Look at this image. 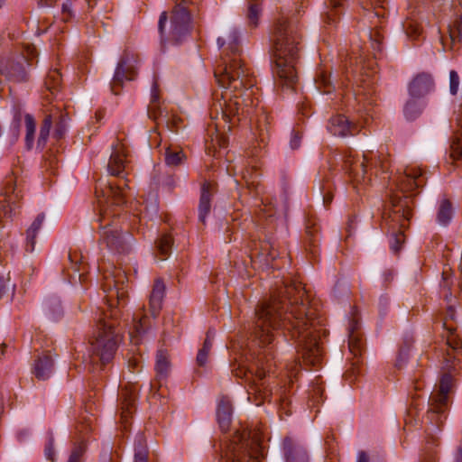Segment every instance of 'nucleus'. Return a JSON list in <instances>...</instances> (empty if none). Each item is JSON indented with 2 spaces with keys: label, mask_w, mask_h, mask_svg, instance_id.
Segmentation results:
<instances>
[{
  "label": "nucleus",
  "mask_w": 462,
  "mask_h": 462,
  "mask_svg": "<svg viewBox=\"0 0 462 462\" xmlns=\"http://www.w3.org/2000/svg\"><path fill=\"white\" fill-rule=\"evenodd\" d=\"M302 283L291 281L272 293L271 300L255 310L252 336L262 347L274 340L273 330L282 328L297 343L298 353L304 362L317 365L322 359V337L327 331L312 309Z\"/></svg>",
  "instance_id": "obj_1"
},
{
  "label": "nucleus",
  "mask_w": 462,
  "mask_h": 462,
  "mask_svg": "<svg viewBox=\"0 0 462 462\" xmlns=\"http://www.w3.org/2000/svg\"><path fill=\"white\" fill-rule=\"evenodd\" d=\"M217 44L223 51L214 74L224 90L220 94L214 93L217 99L214 104L216 118L220 110L225 123H232V117L240 121L241 117L250 116L258 105L256 79L241 60L239 36L236 30L230 31L226 37L217 38Z\"/></svg>",
  "instance_id": "obj_2"
},
{
  "label": "nucleus",
  "mask_w": 462,
  "mask_h": 462,
  "mask_svg": "<svg viewBox=\"0 0 462 462\" xmlns=\"http://www.w3.org/2000/svg\"><path fill=\"white\" fill-rule=\"evenodd\" d=\"M125 148L124 144L113 146L107 164L110 175L120 177L116 183L99 182L96 187V196L99 207L98 223L99 244L115 254L127 253L133 237L128 232H123L119 220L122 207L125 203V189L127 180L121 176L125 171Z\"/></svg>",
  "instance_id": "obj_3"
},
{
  "label": "nucleus",
  "mask_w": 462,
  "mask_h": 462,
  "mask_svg": "<svg viewBox=\"0 0 462 462\" xmlns=\"http://www.w3.org/2000/svg\"><path fill=\"white\" fill-rule=\"evenodd\" d=\"M125 282L126 274L120 269L114 268L113 271L104 273L102 288L109 310L106 311L98 308L96 312L97 334L90 341L88 349L89 359L93 365L100 363L104 365L114 358L119 340V332L116 330L118 310L114 308H119L126 303Z\"/></svg>",
  "instance_id": "obj_4"
},
{
  "label": "nucleus",
  "mask_w": 462,
  "mask_h": 462,
  "mask_svg": "<svg viewBox=\"0 0 462 462\" xmlns=\"http://www.w3.org/2000/svg\"><path fill=\"white\" fill-rule=\"evenodd\" d=\"M275 57L273 73L282 89L293 91L298 83L296 64L299 60V38L294 23L285 16L280 17L272 32Z\"/></svg>",
  "instance_id": "obj_5"
},
{
  "label": "nucleus",
  "mask_w": 462,
  "mask_h": 462,
  "mask_svg": "<svg viewBox=\"0 0 462 462\" xmlns=\"http://www.w3.org/2000/svg\"><path fill=\"white\" fill-rule=\"evenodd\" d=\"M264 457L261 435L256 430H236L221 445L218 462H260Z\"/></svg>",
  "instance_id": "obj_6"
},
{
  "label": "nucleus",
  "mask_w": 462,
  "mask_h": 462,
  "mask_svg": "<svg viewBox=\"0 0 462 462\" xmlns=\"http://www.w3.org/2000/svg\"><path fill=\"white\" fill-rule=\"evenodd\" d=\"M272 349L273 346L260 353L257 361L250 367L238 364L232 369L236 377L245 380L248 401L256 406L263 404L271 396L264 378L266 372L270 371V359L273 358Z\"/></svg>",
  "instance_id": "obj_7"
},
{
  "label": "nucleus",
  "mask_w": 462,
  "mask_h": 462,
  "mask_svg": "<svg viewBox=\"0 0 462 462\" xmlns=\"http://www.w3.org/2000/svg\"><path fill=\"white\" fill-rule=\"evenodd\" d=\"M452 386V376L448 373H445L439 382V390L432 393L430 398V408L429 409L426 420L430 426L426 430L430 436L426 441V451L422 458V462H435V454L432 451L433 447L439 446V439L434 433L440 430V427L445 420V409L448 405V393Z\"/></svg>",
  "instance_id": "obj_8"
},
{
  "label": "nucleus",
  "mask_w": 462,
  "mask_h": 462,
  "mask_svg": "<svg viewBox=\"0 0 462 462\" xmlns=\"http://www.w3.org/2000/svg\"><path fill=\"white\" fill-rule=\"evenodd\" d=\"M342 162V170L348 177L356 182L365 180L369 172L378 174V172H388L391 162L387 153L383 151L373 153L372 152H364L362 159L356 156L352 149L347 148L340 153Z\"/></svg>",
  "instance_id": "obj_9"
},
{
  "label": "nucleus",
  "mask_w": 462,
  "mask_h": 462,
  "mask_svg": "<svg viewBox=\"0 0 462 462\" xmlns=\"http://www.w3.org/2000/svg\"><path fill=\"white\" fill-rule=\"evenodd\" d=\"M390 200L393 208L390 212L383 213V219L391 233L390 248L394 254H397L405 240L402 229L406 226L411 212L407 196L402 199L397 194H392Z\"/></svg>",
  "instance_id": "obj_10"
},
{
  "label": "nucleus",
  "mask_w": 462,
  "mask_h": 462,
  "mask_svg": "<svg viewBox=\"0 0 462 462\" xmlns=\"http://www.w3.org/2000/svg\"><path fill=\"white\" fill-rule=\"evenodd\" d=\"M189 3V0H182L172 10L168 40L174 43L184 41L191 30L190 11L188 9Z\"/></svg>",
  "instance_id": "obj_11"
},
{
  "label": "nucleus",
  "mask_w": 462,
  "mask_h": 462,
  "mask_svg": "<svg viewBox=\"0 0 462 462\" xmlns=\"http://www.w3.org/2000/svg\"><path fill=\"white\" fill-rule=\"evenodd\" d=\"M137 57L134 54L125 53L120 59L111 82V90L118 95L117 88H121L125 80H134L137 75Z\"/></svg>",
  "instance_id": "obj_12"
},
{
  "label": "nucleus",
  "mask_w": 462,
  "mask_h": 462,
  "mask_svg": "<svg viewBox=\"0 0 462 462\" xmlns=\"http://www.w3.org/2000/svg\"><path fill=\"white\" fill-rule=\"evenodd\" d=\"M3 199L0 200V217L12 218L19 208L18 201L22 196L13 178L6 179L4 187Z\"/></svg>",
  "instance_id": "obj_13"
},
{
  "label": "nucleus",
  "mask_w": 462,
  "mask_h": 462,
  "mask_svg": "<svg viewBox=\"0 0 462 462\" xmlns=\"http://www.w3.org/2000/svg\"><path fill=\"white\" fill-rule=\"evenodd\" d=\"M171 112L164 103H161L159 97L158 85L156 82L152 84L151 100L147 108L149 118L157 122L158 125L162 124L169 126L171 120Z\"/></svg>",
  "instance_id": "obj_14"
},
{
  "label": "nucleus",
  "mask_w": 462,
  "mask_h": 462,
  "mask_svg": "<svg viewBox=\"0 0 462 462\" xmlns=\"http://www.w3.org/2000/svg\"><path fill=\"white\" fill-rule=\"evenodd\" d=\"M328 131L337 137L355 136L360 131L359 126L350 122L344 115L332 116L327 125Z\"/></svg>",
  "instance_id": "obj_15"
},
{
  "label": "nucleus",
  "mask_w": 462,
  "mask_h": 462,
  "mask_svg": "<svg viewBox=\"0 0 462 462\" xmlns=\"http://www.w3.org/2000/svg\"><path fill=\"white\" fill-rule=\"evenodd\" d=\"M423 184L422 171L419 168L406 169L396 180L398 189L403 193L413 191Z\"/></svg>",
  "instance_id": "obj_16"
},
{
  "label": "nucleus",
  "mask_w": 462,
  "mask_h": 462,
  "mask_svg": "<svg viewBox=\"0 0 462 462\" xmlns=\"http://www.w3.org/2000/svg\"><path fill=\"white\" fill-rule=\"evenodd\" d=\"M282 446L286 462H310L307 450L297 439L287 436Z\"/></svg>",
  "instance_id": "obj_17"
},
{
  "label": "nucleus",
  "mask_w": 462,
  "mask_h": 462,
  "mask_svg": "<svg viewBox=\"0 0 462 462\" xmlns=\"http://www.w3.org/2000/svg\"><path fill=\"white\" fill-rule=\"evenodd\" d=\"M25 65L29 66V62L25 56H22L19 60L7 62L2 66L1 72L11 81L25 82L29 79Z\"/></svg>",
  "instance_id": "obj_18"
},
{
  "label": "nucleus",
  "mask_w": 462,
  "mask_h": 462,
  "mask_svg": "<svg viewBox=\"0 0 462 462\" xmlns=\"http://www.w3.org/2000/svg\"><path fill=\"white\" fill-rule=\"evenodd\" d=\"M434 88V80L429 73L418 74L409 84V94L411 97L420 98Z\"/></svg>",
  "instance_id": "obj_19"
},
{
  "label": "nucleus",
  "mask_w": 462,
  "mask_h": 462,
  "mask_svg": "<svg viewBox=\"0 0 462 462\" xmlns=\"http://www.w3.org/2000/svg\"><path fill=\"white\" fill-rule=\"evenodd\" d=\"M215 193V184L205 180L200 189V198L199 204V220L205 225L206 217L211 210V199Z\"/></svg>",
  "instance_id": "obj_20"
},
{
  "label": "nucleus",
  "mask_w": 462,
  "mask_h": 462,
  "mask_svg": "<svg viewBox=\"0 0 462 462\" xmlns=\"http://www.w3.org/2000/svg\"><path fill=\"white\" fill-rule=\"evenodd\" d=\"M53 368L54 361L51 356L49 354H42L35 360L32 374L38 380L45 381L51 377Z\"/></svg>",
  "instance_id": "obj_21"
},
{
  "label": "nucleus",
  "mask_w": 462,
  "mask_h": 462,
  "mask_svg": "<svg viewBox=\"0 0 462 462\" xmlns=\"http://www.w3.org/2000/svg\"><path fill=\"white\" fill-rule=\"evenodd\" d=\"M133 321V330L129 332V336L131 338V342L134 345H138L141 342L143 335H144L151 328V319L146 314H134Z\"/></svg>",
  "instance_id": "obj_22"
},
{
  "label": "nucleus",
  "mask_w": 462,
  "mask_h": 462,
  "mask_svg": "<svg viewBox=\"0 0 462 462\" xmlns=\"http://www.w3.org/2000/svg\"><path fill=\"white\" fill-rule=\"evenodd\" d=\"M165 285L161 279L154 282L152 291L149 299L150 312L153 318L158 315L164 297Z\"/></svg>",
  "instance_id": "obj_23"
},
{
  "label": "nucleus",
  "mask_w": 462,
  "mask_h": 462,
  "mask_svg": "<svg viewBox=\"0 0 462 462\" xmlns=\"http://www.w3.org/2000/svg\"><path fill=\"white\" fill-rule=\"evenodd\" d=\"M156 381L161 387L162 382L168 377L171 371V363L166 350L159 349L155 360Z\"/></svg>",
  "instance_id": "obj_24"
},
{
  "label": "nucleus",
  "mask_w": 462,
  "mask_h": 462,
  "mask_svg": "<svg viewBox=\"0 0 462 462\" xmlns=\"http://www.w3.org/2000/svg\"><path fill=\"white\" fill-rule=\"evenodd\" d=\"M217 419L221 430L227 431L232 421V405L227 398H222L218 402Z\"/></svg>",
  "instance_id": "obj_25"
},
{
  "label": "nucleus",
  "mask_w": 462,
  "mask_h": 462,
  "mask_svg": "<svg viewBox=\"0 0 462 462\" xmlns=\"http://www.w3.org/2000/svg\"><path fill=\"white\" fill-rule=\"evenodd\" d=\"M358 322L352 319L348 328V348L354 356H360L364 347L362 337L358 332Z\"/></svg>",
  "instance_id": "obj_26"
},
{
  "label": "nucleus",
  "mask_w": 462,
  "mask_h": 462,
  "mask_svg": "<svg viewBox=\"0 0 462 462\" xmlns=\"http://www.w3.org/2000/svg\"><path fill=\"white\" fill-rule=\"evenodd\" d=\"M260 176L261 173L255 166H251L242 172V177L247 189L255 196L260 195L263 189L260 181Z\"/></svg>",
  "instance_id": "obj_27"
},
{
  "label": "nucleus",
  "mask_w": 462,
  "mask_h": 462,
  "mask_svg": "<svg viewBox=\"0 0 462 462\" xmlns=\"http://www.w3.org/2000/svg\"><path fill=\"white\" fill-rule=\"evenodd\" d=\"M454 216V208L451 201L448 199H442L437 211L436 220L439 225L448 226Z\"/></svg>",
  "instance_id": "obj_28"
},
{
  "label": "nucleus",
  "mask_w": 462,
  "mask_h": 462,
  "mask_svg": "<svg viewBox=\"0 0 462 462\" xmlns=\"http://www.w3.org/2000/svg\"><path fill=\"white\" fill-rule=\"evenodd\" d=\"M134 451V462H148L149 451L143 433H138L136 435Z\"/></svg>",
  "instance_id": "obj_29"
},
{
  "label": "nucleus",
  "mask_w": 462,
  "mask_h": 462,
  "mask_svg": "<svg viewBox=\"0 0 462 462\" xmlns=\"http://www.w3.org/2000/svg\"><path fill=\"white\" fill-rule=\"evenodd\" d=\"M156 254L155 257L161 261L165 260L171 253L172 245V238L168 235L162 236L156 241Z\"/></svg>",
  "instance_id": "obj_30"
},
{
  "label": "nucleus",
  "mask_w": 462,
  "mask_h": 462,
  "mask_svg": "<svg viewBox=\"0 0 462 462\" xmlns=\"http://www.w3.org/2000/svg\"><path fill=\"white\" fill-rule=\"evenodd\" d=\"M186 159L183 152L179 148L167 147L164 152L165 163L168 166L175 167L180 165Z\"/></svg>",
  "instance_id": "obj_31"
},
{
  "label": "nucleus",
  "mask_w": 462,
  "mask_h": 462,
  "mask_svg": "<svg viewBox=\"0 0 462 462\" xmlns=\"http://www.w3.org/2000/svg\"><path fill=\"white\" fill-rule=\"evenodd\" d=\"M61 75L58 69H51L49 71L45 81L44 87L51 95H55L60 88Z\"/></svg>",
  "instance_id": "obj_32"
},
{
  "label": "nucleus",
  "mask_w": 462,
  "mask_h": 462,
  "mask_svg": "<svg viewBox=\"0 0 462 462\" xmlns=\"http://www.w3.org/2000/svg\"><path fill=\"white\" fill-rule=\"evenodd\" d=\"M418 99L411 97L406 102L403 112L407 120H414L420 115L423 106Z\"/></svg>",
  "instance_id": "obj_33"
},
{
  "label": "nucleus",
  "mask_w": 462,
  "mask_h": 462,
  "mask_svg": "<svg viewBox=\"0 0 462 462\" xmlns=\"http://www.w3.org/2000/svg\"><path fill=\"white\" fill-rule=\"evenodd\" d=\"M25 122V147L27 150H31L34 143V135L36 130V123L33 116L30 114L24 116Z\"/></svg>",
  "instance_id": "obj_34"
},
{
  "label": "nucleus",
  "mask_w": 462,
  "mask_h": 462,
  "mask_svg": "<svg viewBox=\"0 0 462 462\" xmlns=\"http://www.w3.org/2000/svg\"><path fill=\"white\" fill-rule=\"evenodd\" d=\"M74 0H66L63 2L61 6V19L63 22H69L72 16L73 13L71 10V5ZM57 0H39L38 4L42 7H51L55 5Z\"/></svg>",
  "instance_id": "obj_35"
},
{
  "label": "nucleus",
  "mask_w": 462,
  "mask_h": 462,
  "mask_svg": "<svg viewBox=\"0 0 462 462\" xmlns=\"http://www.w3.org/2000/svg\"><path fill=\"white\" fill-rule=\"evenodd\" d=\"M121 419L125 420L128 416H130L134 410V397L133 393L128 396V392L126 390H123L121 393Z\"/></svg>",
  "instance_id": "obj_36"
},
{
  "label": "nucleus",
  "mask_w": 462,
  "mask_h": 462,
  "mask_svg": "<svg viewBox=\"0 0 462 462\" xmlns=\"http://www.w3.org/2000/svg\"><path fill=\"white\" fill-rule=\"evenodd\" d=\"M262 0H250L247 9V20L251 26L256 27L261 14Z\"/></svg>",
  "instance_id": "obj_37"
},
{
  "label": "nucleus",
  "mask_w": 462,
  "mask_h": 462,
  "mask_svg": "<svg viewBox=\"0 0 462 462\" xmlns=\"http://www.w3.org/2000/svg\"><path fill=\"white\" fill-rule=\"evenodd\" d=\"M344 1L345 0H328L329 10L326 13V18H325V22L327 23L333 24L337 21L340 14H341V7L343 5Z\"/></svg>",
  "instance_id": "obj_38"
},
{
  "label": "nucleus",
  "mask_w": 462,
  "mask_h": 462,
  "mask_svg": "<svg viewBox=\"0 0 462 462\" xmlns=\"http://www.w3.org/2000/svg\"><path fill=\"white\" fill-rule=\"evenodd\" d=\"M51 126L52 117L51 115H48L45 116L41 125L40 134L37 141V146L39 148L43 149L46 145Z\"/></svg>",
  "instance_id": "obj_39"
},
{
  "label": "nucleus",
  "mask_w": 462,
  "mask_h": 462,
  "mask_svg": "<svg viewBox=\"0 0 462 462\" xmlns=\"http://www.w3.org/2000/svg\"><path fill=\"white\" fill-rule=\"evenodd\" d=\"M317 88L325 94H329L334 89V87L330 81V75H328L325 71L321 70L317 74L315 79Z\"/></svg>",
  "instance_id": "obj_40"
},
{
  "label": "nucleus",
  "mask_w": 462,
  "mask_h": 462,
  "mask_svg": "<svg viewBox=\"0 0 462 462\" xmlns=\"http://www.w3.org/2000/svg\"><path fill=\"white\" fill-rule=\"evenodd\" d=\"M447 329V345L454 353H457L462 348V341L460 337L456 334L455 329L451 328H446Z\"/></svg>",
  "instance_id": "obj_41"
},
{
  "label": "nucleus",
  "mask_w": 462,
  "mask_h": 462,
  "mask_svg": "<svg viewBox=\"0 0 462 462\" xmlns=\"http://www.w3.org/2000/svg\"><path fill=\"white\" fill-rule=\"evenodd\" d=\"M46 309L50 319L52 320H58L62 316V307L59 300H51L47 301Z\"/></svg>",
  "instance_id": "obj_42"
},
{
  "label": "nucleus",
  "mask_w": 462,
  "mask_h": 462,
  "mask_svg": "<svg viewBox=\"0 0 462 462\" xmlns=\"http://www.w3.org/2000/svg\"><path fill=\"white\" fill-rule=\"evenodd\" d=\"M448 33L452 43L462 42V14L452 26H448Z\"/></svg>",
  "instance_id": "obj_43"
},
{
  "label": "nucleus",
  "mask_w": 462,
  "mask_h": 462,
  "mask_svg": "<svg viewBox=\"0 0 462 462\" xmlns=\"http://www.w3.org/2000/svg\"><path fill=\"white\" fill-rule=\"evenodd\" d=\"M68 121H69L68 115H66V114L60 115L59 119L55 124V129L53 132V136L56 139L59 140V139H61L64 137V135L67 132Z\"/></svg>",
  "instance_id": "obj_44"
},
{
  "label": "nucleus",
  "mask_w": 462,
  "mask_h": 462,
  "mask_svg": "<svg viewBox=\"0 0 462 462\" xmlns=\"http://www.w3.org/2000/svg\"><path fill=\"white\" fill-rule=\"evenodd\" d=\"M403 28L405 30V32L408 37L416 40L418 39L421 34V28L420 26L414 21H407L403 24Z\"/></svg>",
  "instance_id": "obj_45"
},
{
  "label": "nucleus",
  "mask_w": 462,
  "mask_h": 462,
  "mask_svg": "<svg viewBox=\"0 0 462 462\" xmlns=\"http://www.w3.org/2000/svg\"><path fill=\"white\" fill-rule=\"evenodd\" d=\"M85 451H86V444L84 441H80L79 444L75 445V447L73 448L68 462H81V458H82Z\"/></svg>",
  "instance_id": "obj_46"
},
{
  "label": "nucleus",
  "mask_w": 462,
  "mask_h": 462,
  "mask_svg": "<svg viewBox=\"0 0 462 462\" xmlns=\"http://www.w3.org/2000/svg\"><path fill=\"white\" fill-rule=\"evenodd\" d=\"M450 156L454 160H458L462 157V135L456 136L450 145Z\"/></svg>",
  "instance_id": "obj_47"
},
{
  "label": "nucleus",
  "mask_w": 462,
  "mask_h": 462,
  "mask_svg": "<svg viewBox=\"0 0 462 462\" xmlns=\"http://www.w3.org/2000/svg\"><path fill=\"white\" fill-rule=\"evenodd\" d=\"M153 180L155 181H157L158 184L165 187L166 189H168L169 190H171L174 186H175V180H174V178L172 175H163V176H159L158 178L156 177H153Z\"/></svg>",
  "instance_id": "obj_48"
},
{
  "label": "nucleus",
  "mask_w": 462,
  "mask_h": 462,
  "mask_svg": "<svg viewBox=\"0 0 462 462\" xmlns=\"http://www.w3.org/2000/svg\"><path fill=\"white\" fill-rule=\"evenodd\" d=\"M459 76L456 70L449 72V92L451 95H457L459 87Z\"/></svg>",
  "instance_id": "obj_49"
},
{
  "label": "nucleus",
  "mask_w": 462,
  "mask_h": 462,
  "mask_svg": "<svg viewBox=\"0 0 462 462\" xmlns=\"http://www.w3.org/2000/svg\"><path fill=\"white\" fill-rule=\"evenodd\" d=\"M142 356H132L128 359V368L132 373H137L141 371L142 368Z\"/></svg>",
  "instance_id": "obj_50"
},
{
  "label": "nucleus",
  "mask_w": 462,
  "mask_h": 462,
  "mask_svg": "<svg viewBox=\"0 0 462 462\" xmlns=\"http://www.w3.org/2000/svg\"><path fill=\"white\" fill-rule=\"evenodd\" d=\"M37 236L38 234L30 233V231L26 230L25 251L27 253L34 252Z\"/></svg>",
  "instance_id": "obj_51"
},
{
  "label": "nucleus",
  "mask_w": 462,
  "mask_h": 462,
  "mask_svg": "<svg viewBox=\"0 0 462 462\" xmlns=\"http://www.w3.org/2000/svg\"><path fill=\"white\" fill-rule=\"evenodd\" d=\"M44 453H45V457L47 459H49L52 462L55 460L54 439L52 436H50L48 438V441H47V443L45 445V448H44Z\"/></svg>",
  "instance_id": "obj_52"
},
{
  "label": "nucleus",
  "mask_w": 462,
  "mask_h": 462,
  "mask_svg": "<svg viewBox=\"0 0 462 462\" xmlns=\"http://www.w3.org/2000/svg\"><path fill=\"white\" fill-rule=\"evenodd\" d=\"M44 219H45V215L43 213L39 214L36 217V218L33 220V222L31 224L29 228L27 229V231H30V233L38 234L42 228Z\"/></svg>",
  "instance_id": "obj_53"
},
{
  "label": "nucleus",
  "mask_w": 462,
  "mask_h": 462,
  "mask_svg": "<svg viewBox=\"0 0 462 462\" xmlns=\"http://www.w3.org/2000/svg\"><path fill=\"white\" fill-rule=\"evenodd\" d=\"M442 369L449 371L454 367L453 363L455 361V356L449 352L447 351L446 354L442 355Z\"/></svg>",
  "instance_id": "obj_54"
},
{
  "label": "nucleus",
  "mask_w": 462,
  "mask_h": 462,
  "mask_svg": "<svg viewBox=\"0 0 462 462\" xmlns=\"http://www.w3.org/2000/svg\"><path fill=\"white\" fill-rule=\"evenodd\" d=\"M302 135L299 131L292 130L290 140V147L292 150H296L300 146Z\"/></svg>",
  "instance_id": "obj_55"
},
{
  "label": "nucleus",
  "mask_w": 462,
  "mask_h": 462,
  "mask_svg": "<svg viewBox=\"0 0 462 462\" xmlns=\"http://www.w3.org/2000/svg\"><path fill=\"white\" fill-rule=\"evenodd\" d=\"M209 351L203 349L202 347L199 350L196 362L199 366H205L208 359Z\"/></svg>",
  "instance_id": "obj_56"
},
{
  "label": "nucleus",
  "mask_w": 462,
  "mask_h": 462,
  "mask_svg": "<svg viewBox=\"0 0 462 462\" xmlns=\"http://www.w3.org/2000/svg\"><path fill=\"white\" fill-rule=\"evenodd\" d=\"M20 123H21V114L16 113L14 117L13 128H12L14 142L17 141L18 137H19Z\"/></svg>",
  "instance_id": "obj_57"
},
{
  "label": "nucleus",
  "mask_w": 462,
  "mask_h": 462,
  "mask_svg": "<svg viewBox=\"0 0 462 462\" xmlns=\"http://www.w3.org/2000/svg\"><path fill=\"white\" fill-rule=\"evenodd\" d=\"M166 22H167V13L162 12L160 15L159 23H158V30L161 34L162 42L165 41L164 31H165Z\"/></svg>",
  "instance_id": "obj_58"
},
{
  "label": "nucleus",
  "mask_w": 462,
  "mask_h": 462,
  "mask_svg": "<svg viewBox=\"0 0 462 462\" xmlns=\"http://www.w3.org/2000/svg\"><path fill=\"white\" fill-rule=\"evenodd\" d=\"M169 126H166L171 132H177L179 129V125L181 122V119L178 117L177 116L171 114V120H170Z\"/></svg>",
  "instance_id": "obj_59"
},
{
  "label": "nucleus",
  "mask_w": 462,
  "mask_h": 462,
  "mask_svg": "<svg viewBox=\"0 0 462 462\" xmlns=\"http://www.w3.org/2000/svg\"><path fill=\"white\" fill-rule=\"evenodd\" d=\"M212 345H213V339L211 337V331L208 330L207 333L205 341L203 343L202 348L210 352V350L212 348Z\"/></svg>",
  "instance_id": "obj_60"
},
{
  "label": "nucleus",
  "mask_w": 462,
  "mask_h": 462,
  "mask_svg": "<svg viewBox=\"0 0 462 462\" xmlns=\"http://www.w3.org/2000/svg\"><path fill=\"white\" fill-rule=\"evenodd\" d=\"M356 462H369L367 454L365 451H360L358 453V457H357Z\"/></svg>",
  "instance_id": "obj_61"
},
{
  "label": "nucleus",
  "mask_w": 462,
  "mask_h": 462,
  "mask_svg": "<svg viewBox=\"0 0 462 462\" xmlns=\"http://www.w3.org/2000/svg\"><path fill=\"white\" fill-rule=\"evenodd\" d=\"M6 282L4 277L0 276V298L5 291Z\"/></svg>",
  "instance_id": "obj_62"
},
{
  "label": "nucleus",
  "mask_w": 462,
  "mask_h": 462,
  "mask_svg": "<svg viewBox=\"0 0 462 462\" xmlns=\"http://www.w3.org/2000/svg\"><path fill=\"white\" fill-rule=\"evenodd\" d=\"M456 462H462V444L458 446L456 455Z\"/></svg>",
  "instance_id": "obj_63"
},
{
  "label": "nucleus",
  "mask_w": 462,
  "mask_h": 462,
  "mask_svg": "<svg viewBox=\"0 0 462 462\" xmlns=\"http://www.w3.org/2000/svg\"><path fill=\"white\" fill-rule=\"evenodd\" d=\"M456 462H462V444L458 446L456 455Z\"/></svg>",
  "instance_id": "obj_64"
}]
</instances>
